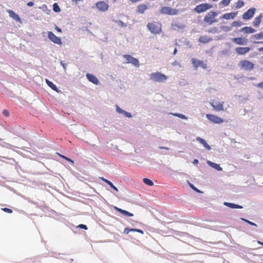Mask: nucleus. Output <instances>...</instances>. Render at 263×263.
<instances>
[{"label": "nucleus", "mask_w": 263, "mask_h": 263, "mask_svg": "<svg viewBox=\"0 0 263 263\" xmlns=\"http://www.w3.org/2000/svg\"><path fill=\"white\" fill-rule=\"evenodd\" d=\"M124 57L126 59L127 63H131L137 67H139L140 63L138 59L129 54H125L124 55Z\"/></svg>", "instance_id": "obj_10"}, {"label": "nucleus", "mask_w": 263, "mask_h": 263, "mask_svg": "<svg viewBox=\"0 0 263 263\" xmlns=\"http://www.w3.org/2000/svg\"><path fill=\"white\" fill-rule=\"evenodd\" d=\"M3 114L5 117H8L9 116V112L8 111V110L5 109L3 111Z\"/></svg>", "instance_id": "obj_48"}, {"label": "nucleus", "mask_w": 263, "mask_h": 263, "mask_svg": "<svg viewBox=\"0 0 263 263\" xmlns=\"http://www.w3.org/2000/svg\"><path fill=\"white\" fill-rule=\"evenodd\" d=\"M251 50L249 47H238L235 48L236 52L239 55H243L248 53Z\"/></svg>", "instance_id": "obj_17"}, {"label": "nucleus", "mask_w": 263, "mask_h": 263, "mask_svg": "<svg viewBox=\"0 0 263 263\" xmlns=\"http://www.w3.org/2000/svg\"><path fill=\"white\" fill-rule=\"evenodd\" d=\"M212 39L211 38L206 36H201L199 39V42L204 44L208 43Z\"/></svg>", "instance_id": "obj_30"}, {"label": "nucleus", "mask_w": 263, "mask_h": 263, "mask_svg": "<svg viewBox=\"0 0 263 263\" xmlns=\"http://www.w3.org/2000/svg\"><path fill=\"white\" fill-rule=\"evenodd\" d=\"M213 8V5L209 3H202L197 5L194 9V11L198 13H201Z\"/></svg>", "instance_id": "obj_3"}, {"label": "nucleus", "mask_w": 263, "mask_h": 263, "mask_svg": "<svg viewBox=\"0 0 263 263\" xmlns=\"http://www.w3.org/2000/svg\"><path fill=\"white\" fill-rule=\"evenodd\" d=\"M243 24L244 23L240 21H235L232 23V26L235 27H239Z\"/></svg>", "instance_id": "obj_40"}, {"label": "nucleus", "mask_w": 263, "mask_h": 263, "mask_svg": "<svg viewBox=\"0 0 263 263\" xmlns=\"http://www.w3.org/2000/svg\"><path fill=\"white\" fill-rule=\"evenodd\" d=\"M232 41L239 45H246L248 43V40L242 37H234L232 39Z\"/></svg>", "instance_id": "obj_13"}, {"label": "nucleus", "mask_w": 263, "mask_h": 263, "mask_svg": "<svg viewBox=\"0 0 263 263\" xmlns=\"http://www.w3.org/2000/svg\"><path fill=\"white\" fill-rule=\"evenodd\" d=\"M177 48H175V49H174V51H173V54L174 55H175V54L177 53Z\"/></svg>", "instance_id": "obj_61"}, {"label": "nucleus", "mask_w": 263, "mask_h": 263, "mask_svg": "<svg viewBox=\"0 0 263 263\" xmlns=\"http://www.w3.org/2000/svg\"><path fill=\"white\" fill-rule=\"evenodd\" d=\"M196 139V141L201 144L208 151L211 149V146L208 144V143L204 139L199 137H197Z\"/></svg>", "instance_id": "obj_21"}, {"label": "nucleus", "mask_w": 263, "mask_h": 263, "mask_svg": "<svg viewBox=\"0 0 263 263\" xmlns=\"http://www.w3.org/2000/svg\"><path fill=\"white\" fill-rule=\"evenodd\" d=\"M256 87L263 89V81L256 85Z\"/></svg>", "instance_id": "obj_49"}, {"label": "nucleus", "mask_w": 263, "mask_h": 263, "mask_svg": "<svg viewBox=\"0 0 263 263\" xmlns=\"http://www.w3.org/2000/svg\"><path fill=\"white\" fill-rule=\"evenodd\" d=\"M96 8L100 11L105 12L109 8V5L104 1H99L95 4Z\"/></svg>", "instance_id": "obj_12"}, {"label": "nucleus", "mask_w": 263, "mask_h": 263, "mask_svg": "<svg viewBox=\"0 0 263 263\" xmlns=\"http://www.w3.org/2000/svg\"><path fill=\"white\" fill-rule=\"evenodd\" d=\"M237 14V12H231L230 13H224L220 16V18L225 20L234 19L235 18Z\"/></svg>", "instance_id": "obj_19"}, {"label": "nucleus", "mask_w": 263, "mask_h": 263, "mask_svg": "<svg viewBox=\"0 0 263 263\" xmlns=\"http://www.w3.org/2000/svg\"><path fill=\"white\" fill-rule=\"evenodd\" d=\"M147 27L148 30L153 34H159L161 31V25L160 24L150 23H148L147 25Z\"/></svg>", "instance_id": "obj_6"}, {"label": "nucleus", "mask_w": 263, "mask_h": 263, "mask_svg": "<svg viewBox=\"0 0 263 263\" xmlns=\"http://www.w3.org/2000/svg\"><path fill=\"white\" fill-rule=\"evenodd\" d=\"M55 29L58 32H60V33H62V30L61 28H60V27H59L58 26H57V25H55Z\"/></svg>", "instance_id": "obj_53"}, {"label": "nucleus", "mask_w": 263, "mask_h": 263, "mask_svg": "<svg viewBox=\"0 0 263 263\" xmlns=\"http://www.w3.org/2000/svg\"><path fill=\"white\" fill-rule=\"evenodd\" d=\"M169 114H171L175 117H177L178 118H180L181 119H187V117L185 115L182 114L177 113V112H176V113L170 112Z\"/></svg>", "instance_id": "obj_31"}, {"label": "nucleus", "mask_w": 263, "mask_h": 263, "mask_svg": "<svg viewBox=\"0 0 263 263\" xmlns=\"http://www.w3.org/2000/svg\"><path fill=\"white\" fill-rule=\"evenodd\" d=\"M245 5V3L242 0H238L236 3V8L239 9Z\"/></svg>", "instance_id": "obj_41"}, {"label": "nucleus", "mask_w": 263, "mask_h": 263, "mask_svg": "<svg viewBox=\"0 0 263 263\" xmlns=\"http://www.w3.org/2000/svg\"><path fill=\"white\" fill-rule=\"evenodd\" d=\"M147 9V5L141 4L137 7V12L139 13L143 14Z\"/></svg>", "instance_id": "obj_28"}, {"label": "nucleus", "mask_w": 263, "mask_h": 263, "mask_svg": "<svg viewBox=\"0 0 263 263\" xmlns=\"http://www.w3.org/2000/svg\"><path fill=\"white\" fill-rule=\"evenodd\" d=\"M7 12L9 14V15L10 17H11L13 20L17 22L22 23L21 18L20 16L16 14L14 11L12 10H8Z\"/></svg>", "instance_id": "obj_15"}, {"label": "nucleus", "mask_w": 263, "mask_h": 263, "mask_svg": "<svg viewBox=\"0 0 263 263\" xmlns=\"http://www.w3.org/2000/svg\"><path fill=\"white\" fill-rule=\"evenodd\" d=\"M258 51L259 52H263V47H260L258 49Z\"/></svg>", "instance_id": "obj_63"}, {"label": "nucleus", "mask_w": 263, "mask_h": 263, "mask_svg": "<svg viewBox=\"0 0 263 263\" xmlns=\"http://www.w3.org/2000/svg\"><path fill=\"white\" fill-rule=\"evenodd\" d=\"M172 26L178 28V29H183L185 28V25L184 24L180 23L178 21H173Z\"/></svg>", "instance_id": "obj_27"}, {"label": "nucleus", "mask_w": 263, "mask_h": 263, "mask_svg": "<svg viewBox=\"0 0 263 263\" xmlns=\"http://www.w3.org/2000/svg\"><path fill=\"white\" fill-rule=\"evenodd\" d=\"M160 12L161 14L174 15H177L179 13V10L171 7L164 6L161 8Z\"/></svg>", "instance_id": "obj_5"}, {"label": "nucleus", "mask_w": 263, "mask_h": 263, "mask_svg": "<svg viewBox=\"0 0 263 263\" xmlns=\"http://www.w3.org/2000/svg\"><path fill=\"white\" fill-rule=\"evenodd\" d=\"M39 8L41 9L43 11L46 12L47 14H50L51 10L48 9L46 5L43 4L42 6L39 7Z\"/></svg>", "instance_id": "obj_32"}, {"label": "nucleus", "mask_w": 263, "mask_h": 263, "mask_svg": "<svg viewBox=\"0 0 263 263\" xmlns=\"http://www.w3.org/2000/svg\"><path fill=\"white\" fill-rule=\"evenodd\" d=\"M217 28L216 27H214L211 30L209 31V32L211 33H216L217 32Z\"/></svg>", "instance_id": "obj_50"}, {"label": "nucleus", "mask_w": 263, "mask_h": 263, "mask_svg": "<svg viewBox=\"0 0 263 263\" xmlns=\"http://www.w3.org/2000/svg\"><path fill=\"white\" fill-rule=\"evenodd\" d=\"M143 182L148 186H153L154 183L152 180L147 178H144L143 179Z\"/></svg>", "instance_id": "obj_33"}, {"label": "nucleus", "mask_w": 263, "mask_h": 263, "mask_svg": "<svg viewBox=\"0 0 263 263\" xmlns=\"http://www.w3.org/2000/svg\"><path fill=\"white\" fill-rule=\"evenodd\" d=\"M189 186L194 191L198 193H201V191L197 188L193 184L191 183L189 181H187Z\"/></svg>", "instance_id": "obj_34"}, {"label": "nucleus", "mask_w": 263, "mask_h": 263, "mask_svg": "<svg viewBox=\"0 0 263 263\" xmlns=\"http://www.w3.org/2000/svg\"><path fill=\"white\" fill-rule=\"evenodd\" d=\"M217 15V12L211 11L204 16L203 22L210 25L214 23L217 22L218 20L215 18Z\"/></svg>", "instance_id": "obj_1"}, {"label": "nucleus", "mask_w": 263, "mask_h": 263, "mask_svg": "<svg viewBox=\"0 0 263 263\" xmlns=\"http://www.w3.org/2000/svg\"><path fill=\"white\" fill-rule=\"evenodd\" d=\"M263 17L262 14L261 13L259 15L256 17L254 19V21L253 22V25L255 27H257L260 25L261 22L262 18Z\"/></svg>", "instance_id": "obj_26"}, {"label": "nucleus", "mask_w": 263, "mask_h": 263, "mask_svg": "<svg viewBox=\"0 0 263 263\" xmlns=\"http://www.w3.org/2000/svg\"><path fill=\"white\" fill-rule=\"evenodd\" d=\"M68 162H70L71 164H73L74 163V161L72 160L71 159L67 157L66 160Z\"/></svg>", "instance_id": "obj_54"}, {"label": "nucleus", "mask_w": 263, "mask_h": 263, "mask_svg": "<svg viewBox=\"0 0 263 263\" xmlns=\"http://www.w3.org/2000/svg\"><path fill=\"white\" fill-rule=\"evenodd\" d=\"M2 210L7 213H12L13 212L12 210L11 209L8 208H2Z\"/></svg>", "instance_id": "obj_44"}, {"label": "nucleus", "mask_w": 263, "mask_h": 263, "mask_svg": "<svg viewBox=\"0 0 263 263\" xmlns=\"http://www.w3.org/2000/svg\"><path fill=\"white\" fill-rule=\"evenodd\" d=\"M53 10L56 13H59L61 11V9L58 3H55L53 4Z\"/></svg>", "instance_id": "obj_35"}, {"label": "nucleus", "mask_w": 263, "mask_h": 263, "mask_svg": "<svg viewBox=\"0 0 263 263\" xmlns=\"http://www.w3.org/2000/svg\"><path fill=\"white\" fill-rule=\"evenodd\" d=\"M232 0H222L219 3V5L222 6H228L229 4L230 3L231 1Z\"/></svg>", "instance_id": "obj_36"}, {"label": "nucleus", "mask_w": 263, "mask_h": 263, "mask_svg": "<svg viewBox=\"0 0 263 263\" xmlns=\"http://www.w3.org/2000/svg\"><path fill=\"white\" fill-rule=\"evenodd\" d=\"M206 163L210 166L215 169L216 170H217L218 171H222V168L220 166V165L219 164L212 162L210 160H207Z\"/></svg>", "instance_id": "obj_24"}, {"label": "nucleus", "mask_w": 263, "mask_h": 263, "mask_svg": "<svg viewBox=\"0 0 263 263\" xmlns=\"http://www.w3.org/2000/svg\"><path fill=\"white\" fill-rule=\"evenodd\" d=\"M219 27L221 30H222L225 32H228V31H230L232 29V27L228 26L221 25Z\"/></svg>", "instance_id": "obj_39"}, {"label": "nucleus", "mask_w": 263, "mask_h": 263, "mask_svg": "<svg viewBox=\"0 0 263 263\" xmlns=\"http://www.w3.org/2000/svg\"><path fill=\"white\" fill-rule=\"evenodd\" d=\"M60 64L62 66L64 71H65L67 69V64L65 63L64 61H61Z\"/></svg>", "instance_id": "obj_46"}, {"label": "nucleus", "mask_w": 263, "mask_h": 263, "mask_svg": "<svg viewBox=\"0 0 263 263\" xmlns=\"http://www.w3.org/2000/svg\"><path fill=\"white\" fill-rule=\"evenodd\" d=\"M34 5V3L33 1H30L27 3V5L28 7H32Z\"/></svg>", "instance_id": "obj_52"}, {"label": "nucleus", "mask_w": 263, "mask_h": 263, "mask_svg": "<svg viewBox=\"0 0 263 263\" xmlns=\"http://www.w3.org/2000/svg\"><path fill=\"white\" fill-rule=\"evenodd\" d=\"M178 64V63L177 62V61H174L173 63H172V65L173 66H176Z\"/></svg>", "instance_id": "obj_62"}, {"label": "nucleus", "mask_w": 263, "mask_h": 263, "mask_svg": "<svg viewBox=\"0 0 263 263\" xmlns=\"http://www.w3.org/2000/svg\"><path fill=\"white\" fill-rule=\"evenodd\" d=\"M45 82H46V83L47 84V85L50 88H51L53 90H54L57 92H59L60 91H61L59 90V89L58 88V87L56 86V85H55L52 82L49 81L47 79H46Z\"/></svg>", "instance_id": "obj_25"}, {"label": "nucleus", "mask_w": 263, "mask_h": 263, "mask_svg": "<svg viewBox=\"0 0 263 263\" xmlns=\"http://www.w3.org/2000/svg\"><path fill=\"white\" fill-rule=\"evenodd\" d=\"M199 163V161L198 159H195L193 162L192 163L194 165H197Z\"/></svg>", "instance_id": "obj_57"}, {"label": "nucleus", "mask_w": 263, "mask_h": 263, "mask_svg": "<svg viewBox=\"0 0 263 263\" xmlns=\"http://www.w3.org/2000/svg\"><path fill=\"white\" fill-rule=\"evenodd\" d=\"M47 33L48 34V38L51 42L59 45L62 44V40L60 37L56 36L52 31H48Z\"/></svg>", "instance_id": "obj_7"}, {"label": "nucleus", "mask_w": 263, "mask_h": 263, "mask_svg": "<svg viewBox=\"0 0 263 263\" xmlns=\"http://www.w3.org/2000/svg\"><path fill=\"white\" fill-rule=\"evenodd\" d=\"M114 209L123 216L125 217H133L134 216V214L132 213H130L126 210L122 209L119 208L116 206H113Z\"/></svg>", "instance_id": "obj_16"}, {"label": "nucleus", "mask_w": 263, "mask_h": 263, "mask_svg": "<svg viewBox=\"0 0 263 263\" xmlns=\"http://www.w3.org/2000/svg\"><path fill=\"white\" fill-rule=\"evenodd\" d=\"M191 62L195 68H197L199 67H201L203 69H206L207 68V65L204 63L203 61L197 60L195 58H192L191 59Z\"/></svg>", "instance_id": "obj_11"}, {"label": "nucleus", "mask_w": 263, "mask_h": 263, "mask_svg": "<svg viewBox=\"0 0 263 263\" xmlns=\"http://www.w3.org/2000/svg\"><path fill=\"white\" fill-rule=\"evenodd\" d=\"M254 43H255V44H263V41H254Z\"/></svg>", "instance_id": "obj_60"}, {"label": "nucleus", "mask_w": 263, "mask_h": 263, "mask_svg": "<svg viewBox=\"0 0 263 263\" xmlns=\"http://www.w3.org/2000/svg\"><path fill=\"white\" fill-rule=\"evenodd\" d=\"M133 228H130L129 227L125 228L124 230V233L128 234L129 232H133Z\"/></svg>", "instance_id": "obj_43"}, {"label": "nucleus", "mask_w": 263, "mask_h": 263, "mask_svg": "<svg viewBox=\"0 0 263 263\" xmlns=\"http://www.w3.org/2000/svg\"><path fill=\"white\" fill-rule=\"evenodd\" d=\"M116 111L120 114L123 115L125 117L130 118L132 117V115L130 112H127L123 109L121 108L118 105H116Z\"/></svg>", "instance_id": "obj_20"}, {"label": "nucleus", "mask_w": 263, "mask_h": 263, "mask_svg": "<svg viewBox=\"0 0 263 263\" xmlns=\"http://www.w3.org/2000/svg\"><path fill=\"white\" fill-rule=\"evenodd\" d=\"M238 66L241 69L250 71L254 69L255 65L250 61L244 60L240 61Z\"/></svg>", "instance_id": "obj_4"}, {"label": "nucleus", "mask_w": 263, "mask_h": 263, "mask_svg": "<svg viewBox=\"0 0 263 263\" xmlns=\"http://www.w3.org/2000/svg\"><path fill=\"white\" fill-rule=\"evenodd\" d=\"M86 77L90 82H91L93 84L98 85L100 83L99 80L96 76L92 73H86Z\"/></svg>", "instance_id": "obj_14"}, {"label": "nucleus", "mask_w": 263, "mask_h": 263, "mask_svg": "<svg viewBox=\"0 0 263 263\" xmlns=\"http://www.w3.org/2000/svg\"><path fill=\"white\" fill-rule=\"evenodd\" d=\"M256 40L263 39V32H260L259 33L255 34L252 35Z\"/></svg>", "instance_id": "obj_37"}, {"label": "nucleus", "mask_w": 263, "mask_h": 263, "mask_svg": "<svg viewBox=\"0 0 263 263\" xmlns=\"http://www.w3.org/2000/svg\"><path fill=\"white\" fill-rule=\"evenodd\" d=\"M256 11V9L255 8L252 7L249 8L242 14V18L245 20H250L253 17Z\"/></svg>", "instance_id": "obj_9"}, {"label": "nucleus", "mask_w": 263, "mask_h": 263, "mask_svg": "<svg viewBox=\"0 0 263 263\" xmlns=\"http://www.w3.org/2000/svg\"><path fill=\"white\" fill-rule=\"evenodd\" d=\"M138 232L139 233H141V234H144V232L141 229H135V228H133V232Z\"/></svg>", "instance_id": "obj_47"}, {"label": "nucleus", "mask_w": 263, "mask_h": 263, "mask_svg": "<svg viewBox=\"0 0 263 263\" xmlns=\"http://www.w3.org/2000/svg\"><path fill=\"white\" fill-rule=\"evenodd\" d=\"M77 228H80L82 229H84V230H86L88 229L87 226L84 224H80L78 225L77 226Z\"/></svg>", "instance_id": "obj_45"}, {"label": "nucleus", "mask_w": 263, "mask_h": 263, "mask_svg": "<svg viewBox=\"0 0 263 263\" xmlns=\"http://www.w3.org/2000/svg\"><path fill=\"white\" fill-rule=\"evenodd\" d=\"M256 30L253 28L252 27L246 26L241 28L239 30V32H244L245 33L250 34L255 32Z\"/></svg>", "instance_id": "obj_23"}, {"label": "nucleus", "mask_w": 263, "mask_h": 263, "mask_svg": "<svg viewBox=\"0 0 263 263\" xmlns=\"http://www.w3.org/2000/svg\"><path fill=\"white\" fill-rule=\"evenodd\" d=\"M119 24L121 26H122V27H126V26H127L126 23H125L123 22H122V21H119Z\"/></svg>", "instance_id": "obj_51"}, {"label": "nucleus", "mask_w": 263, "mask_h": 263, "mask_svg": "<svg viewBox=\"0 0 263 263\" xmlns=\"http://www.w3.org/2000/svg\"><path fill=\"white\" fill-rule=\"evenodd\" d=\"M211 105L214 110L217 111L223 110V105L219 101H215L211 103Z\"/></svg>", "instance_id": "obj_18"}, {"label": "nucleus", "mask_w": 263, "mask_h": 263, "mask_svg": "<svg viewBox=\"0 0 263 263\" xmlns=\"http://www.w3.org/2000/svg\"><path fill=\"white\" fill-rule=\"evenodd\" d=\"M102 180L106 184H107L112 189H113L115 191H118V188L115 185H114V184L111 181L106 179L104 178L103 177L102 178Z\"/></svg>", "instance_id": "obj_29"}, {"label": "nucleus", "mask_w": 263, "mask_h": 263, "mask_svg": "<svg viewBox=\"0 0 263 263\" xmlns=\"http://www.w3.org/2000/svg\"><path fill=\"white\" fill-rule=\"evenodd\" d=\"M206 117L210 121L215 124H221L224 122L222 118L213 114H208L206 115Z\"/></svg>", "instance_id": "obj_8"}, {"label": "nucleus", "mask_w": 263, "mask_h": 263, "mask_svg": "<svg viewBox=\"0 0 263 263\" xmlns=\"http://www.w3.org/2000/svg\"><path fill=\"white\" fill-rule=\"evenodd\" d=\"M167 78V77L165 74L158 71L152 72L150 74V79L155 82H165Z\"/></svg>", "instance_id": "obj_2"}, {"label": "nucleus", "mask_w": 263, "mask_h": 263, "mask_svg": "<svg viewBox=\"0 0 263 263\" xmlns=\"http://www.w3.org/2000/svg\"><path fill=\"white\" fill-rule=\"evenodd\" d=\"M228 52V51L227 49L223 50L221 51V53H222V54H227Z\"/></svg>", "instance_id": "obj_58"}, {"label": "nucleus", "mask_w": 263, "mask_h": 263, "mask_svg": "<svg viewBox=\"0 0 263 263\" xmlns=\"http://www.w3.org/2000/svg\"><path fill=\"white\" fill-rule=\"evenodd\" d=\"M73 2H75L76 4H77L79 2L82 1L83 0H71Z\"/></svg>", "instance_id": "obj_59"}, {"label": "nucleus", "mask_w": 263, "mask_h": 263, "mask_svg": "<svg viewBox=\"0 0 263 263\" xmlns=\"http://www.w3.org/2000/svg\"><path fill=\"white\" fill-rule=\"evenodd\" d=\"M2 145L6 148H9V149H13V147L15 146L13 145H11L9 143H6L5 142H4Z\"/></svg>", "instance_id": "obj_42"}, {"label": "nucleus", "mask_w": 263, "mask_h": 263, "mask_svg": "<svg viewBox=\"0 0 263 263\" xmlns=\"http://www.w3.org/2000/svg\"><path fill=\"white\" fill-rule=\"evenodd\" d=\"M57 154H58V155L60 157H61V158H63V159H64L66 160V159H67V157H66V156H64V155H62V154H59V153H57Z\"/></svg>", "instance_id": "obj_56"}, {"label": "nucleus", "mask_w": 263, "mask_h": 263, "mask_svg": "<svg viewBox=\"0 0 263 263\" xmlns=\"http://www.w3.org/2000/svg\"><path fill=\"white\" fill-rule=\"evenodd\" d=\"M258 243L263 246V242H261L260 241H258Z\"/></svg>", "instance_id": "obj_64"}, {"label": "nucleus", "mask_w": 263, "mask_h": 263, "mask_svg": "<svg viewBox=\"0 0 263 263\" xmlns=\"http://www.w3.org/2000/svg\"><path fill=\"white\" fill-rule=\"evenodd\" d=\"M224 205L232 209H241L243 208V206L242 205H240L239 204H237L234 203H231L229 202H224L223 203Z\"/></svg>", "instance_id": "obj_22"}, {"label": "nucleus", "mask_w": 263, "mask_h": 263, "mask_svg": "<svg viewBox=\"0 0 263 263\" xmlns=\"http://www.w3.org/2000/svg\"><path fill=\"white\" fill-rule=\"evenodd\" d=\"M57 154H58V155L60 157H61V158H63V159H64L66 160V159H67V157H66V156H64V155H62V154H59V153H57Z\"/></svg>", "instance_id": "obj_55"}, {"label": "nucleus", "mask_w": 263, "mask_h": 263, "mask_svg": "<svg viewBox=\"0 0 263 263\" xmlns=\"http://www.w3.org/2000/svg\"><path fill=\"white\" fill-rule=\"evenodd\" d=\"M240 219L242 220V221H243L244 222H246L247 223H248V224H250L252 226H254V227H257V225L253 222H252L246 218H240Z\"/></svg>", "instance_id": "obj_38"}]
</instances>
